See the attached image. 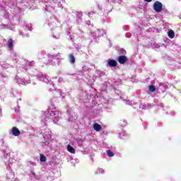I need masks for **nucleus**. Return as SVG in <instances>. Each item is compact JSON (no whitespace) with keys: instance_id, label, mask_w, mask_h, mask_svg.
<instances>
[{"instance_id":"f257e3e1","label":"nucleus","mask_w":181,"mask_h":181,"mask_svg":"<svg viewBox=\"0 0 181 181\" xmlns=\"http://www.w3.org/2000/svg\"><path fill=\"white\" fill-rule=\"evenodd\" d=\"M153 8L155 11V12H157V13H159L163 11V7L162 3L160 1H156L153 6Z\"/></svg>"},{"instance_id":"f03ea898","label":"nucleus","mask_w":181,"mask_h":181,"mask_svg":"<svg viewBox=\"0 0 181 181\" xmlns=\"http://www.w3.org/2000/svg\"><path fill=\"white\" fill-rule=\"evenodd\" d=\"M128 59L127 58V56L125 55H121L118 57L117 62H119V64H125L127 63V61Z\"/></svg>"},{"instance_id":"7ed1b4c3","label":"nucleus","mask_w":181,"mask_h":181,"mask_svg":"<svg viewBox=\"0 0 181 181\" xmlns=\"http://www.w3.org/2000/svg\"><path fill=\"white\" fill-rule=\"evenodd\" d=\"M11 134L14 136H19V135H21V131L16 127H13L11 129Z\"/></svg>"},{"instance_id":"20e7f679","label":"nucleus","mask_w":181,"mask_h":181,"mask_svg":"<svg viewBox=\"0 0 181 181\" xmlns=\"http://www.w3.org/2000/svg\"><path fill=\"white\" fill-rule=\"evenodd\" d=\"M7 47L10 49V50L12 49V47H13V40L9 38L7 41Z\"/></svg>"},{"instance_id":"39448f33","label":"nucleus","mask_w":181,"mask_h":181,"mask_svg":"<svg viewBox=\"0 0 181 181\" xmlns=\"http://www.w3.org/2000/svg\"><path fill=\"white\" fill-rule=\"evenodd\" d=\"M118 64L117 63V61L114 60V59H110L108 61V65L110 67H117V65Z\"/></svg>"},{"instance_id":"423d86ee","label":"nucleus","mask_w":181,"mask_h":181,"mask_svg":"<svg viewBox=\"0 0 181 181\" xmlns=\"http://www.w3.org/2000/svg\"><path fill=\"white\" fill-rule=\"evenodd\" d=\"M101 125H100L98 123H95L93 124V129H95V131H97V132H100V131H101Z\"/></svg>"},{"instance_id":"0eeeda50","label":"nucleus","mask_w":181,"mask_h":181,"mask_svg":"<svg viewBox=\"0 0 181 181\" xmlns=\"http://www.w3.org/2000/svg\"><path fill=\"white\" fill-rule=\"evenodd\" d=\"M69 57L70 63H71L72 64H74V63H76V58H74V55H73V54H70L69 55Z\"/></svg>"},{"instance_id":"6e6552de","label":"nucleus","mask_w":181,"mask_h":181,"mask_svg":"<svg viewBox=\"0 0 181 181\" xmlns=\"http://www.w3.org/2000/svg\"><path fill=\"white\" fill-rule=\"evenodd\" d=\"M67 151L68 152H70V153H76V150L74 149V148H73V146L70 145H68Z\"/></svg>"},{"instance_id":"1a4fd4ad","label":"nucleus","mask_w":181,"mask_h":181,"mask_svg":"<svg viewBox=\"0 0 181 181\" xmlns=\"http://www.w3.org/2000/svg\"><path fill=\"white\" fill-rule=\"evenodd\" d=\"M168 35L170 39H173L175 37V32L172 30L168 31Z\"/></svg>"},{"instance_id":"9d476101","label":"nucleus","mask_w":181,"mask_h":181,"mask_svg":"<svg viewBox=\"0 0 181 181\" xmlns=\"http://www.w3.org/2000/svg\"><path fill=\"white\" fill-rule=\"evenodd\" d=\"M40 162H46L47 158H46L45 156L43 154H40Z\"/></svg>"},{"instance_id":"9b49d317","label":"nucleus","mask_w":181,"mask_h":181,"mask_svg":"<svg viewBox=\"0 0 181 181\" xmlns=\"http://www.w3.org/2000/svg\"><path fill=\"white\" fill-rule=\"evenodd\" d=\"M149 91H151V93H153L156 91V88L154 86L151 85L149 86Z\"/></svg>"},{"instance_id":"f8f14e48","label":"nucleus","mask_w":181,"mask_h":181,"mask_svg":"<svg viewBox=\"0 0 181 181\" xmlns=\"http://www.w3.org/2000/svg\"><path fill=\"white\" fill-rule=\"evenodd\" d=\"M106 152L109 158H112V156H114V153H112V151H111V150H107Z\"/></svg>"},{"instance_id":"ddd939ff","label":"nucleus","mask_w":181,"mask_h":181,"mask_svg":"<svg viewBox=\"0 0 181 181\" xmlns=\"http://www.w3.org/2000/svg\"><path fill=\"white\" fill-rule=\"evenodd\" d=\"M50 115H52V117H54V115H56V112H54V111H51V112H50Z\"/></svg>"},{"instance_id":"4468645a","label":"nucleus","mask_w":181,"mask_h":181,"mask_svg":"<svg viewBox=\"0 0 181 181\" xmlns=\"http://www.w3.org/2000/svg\"><path fill=\"white\" fill-rule=\"evenodd\" d=\"M146 2H152V0H144Z\"/></svg>"},{"instance_id":"2eb2a0df","label":"nucleus","mask_w":181,"mask_h":181,"mask_svg":"<svg viewBox=\"0 0 181 181\" xmlns=\"http://www.w3.org/2000/svg\"><path fill=\"white\" fill-rule=\"evenodd\" d=\"M31 173H32V175H34V176H35V172L34 171H31Z\"/></svg>"}]
</instances>
